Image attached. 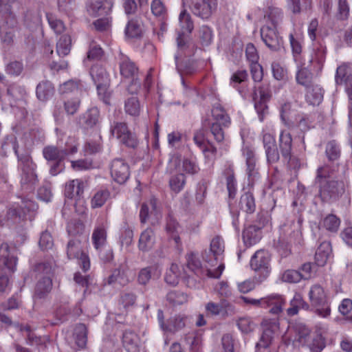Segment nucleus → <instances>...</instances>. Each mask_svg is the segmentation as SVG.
Instances as JSON below:
<instances>
[{"label": "nucleus", "mask_w": 352, "mask_h": 352, "mask_svg": "<svg viewBox=\"0 0 352 352\" xmlns=\"http://www.w3.org/2000/svg\"><path fill=\"white\" fill-rule=\"evenodd\" d=\"M212 116L215 120L214 122L222 124L224 126L230 123V118L220 104L214 106Z\"/></svg>", "instance_id": "nucleus-46"}, {"label": "nucleus", "mask_w": 352, "mask_h": 352, "mask_svg": "<svg viewBox=\"0 0 352 352\" xmlns=\"http://www.w3.org/2000/svg\"><path fill=\"white\" fill-rule=\"evenodd\" d=\"M252 98L255 102L254 108L258 115V119L260 122H263L267 109L266 102L270 99L271 94L267 87H255Z\"/></svg>", "instance_id": "nucleus-12"}, {"label": "nucleus", "mask_w": 352, "mask_h": 352, "mask_svg": "<svg viewBox=\"0 0 352 352\" xmlns=\"http://www.w3.org/2000/svg\"><path fill=\"white\" fill-rule=\"evenodd\" d=\"M80 239H72L69 241L67 248V254L69 258H76L79 261V265L84 271H87L90 267V261L88 256L82 252Z\"/></svg>", "instance_id": "nucleus-13"}, {"label": "nucleus", "mask_w": 352, "mask_h": 352, "mask_svg": "<svg viewBox=\"0 0 352 352\" xmlns=\"http://www.w3.org/2000/svg\"><path fill=\"white\" fill-rule=\"evenodd\" d=\"M166 230L169 238L174 242L175 248L179 249L182 245L179 237V233L182 232L180 226L174 219L170 217L166 223Z\"/></svg>", "instance_id": "nucleus-29"}, {"label": "nucleus", "mask_w": 352, "mask_h": 352, "mask_svg": "<svg viewBox=\"0 0 352 352\" xmlns=\"http://www.w3.org/2000/svg\"><path fill=\"white\" fill-rule=\"evenodd\" d=\"M292 146V138L289 131L281 130L279 135V147L283 157L286 160H289L291 157Z\"/></svg>", "instance_id": "nucleus-27"}, {"label": "nucleus", "mask_w": 352, "mask_h": 352, "mask_svg": "<svg viewBox=\"0 0 352 352\" xmlns=\"http://www.w3.org/2000/svg\"><path fill=\"white\" fill-rule=\"evenodd\" d=\"M6 153L12 150L18 157L19 167L21 169V184H34L37 176L35 173L36 164L33 163L28 153H19L16 146V140L14 135L8 136L1 145Z\"/></svg>", "instance_id": "nucleus-2"}, {"label": "nucleus", "mask_w": 352, "mask_h": 352, "mask_svg": "<svg viewBox=\"0 0 352 352\" xmlns=\"http://www.w3.org/2000/svg\"><path fill=\"white\" fill-rule=\"evenodd\" d=\"M90 74L95 85L100 82H109L108 74L104 67L100 65H94L91 67Z\"/></svg>", "instance_id": "nucleus-45"}, {"label": "nucleus", "mask_w": 352, "mask_h": 352, "mask_svg": "<svg viewBox=\"0 0 352 352\" xmlns=\"http://www.w3.org/2000/svg\"><path fill=\"white\" fill-rule=\"evenodd\" d=\"M261 238V230L255 226H250L243 230V240L247 246H252L257 243Z\"/></svg>", "instance_id": "nucleus-32"}, {"label": "nucleus", "mask_w": 352, "mask_h": 352, "mask_svg": "<svg viewBox=\"0 0 352 352\" xmlns=\"http://www.w3.org/2000/svg\"><path fill=\"white\" fill-rule=\"evenodd\" d=\"M120 65V74L125 78L131 79V82L128 86V91L132 94H136L140 88V82L136 78L138 67L135 63L121 51L118 57Z\"/></svg>", "instance_id": "nucleus-5"}, {"label": "nucleus", "mask_w": 352, "mask_h": 352, "mask_svg": "<svg viewBox=\"0 0 352 352\" xmlns=\"http://www.w3.org/2000/svg\"><path fill=\"white\" fill-rule=\"evenodd\" d=\"M92 241L94 248L98 251L105 249L107 243V225L102 223L94 228L92 234Z\"/></svg>", "instance_id": "nucleus-24"}, {"label": "nucleus", "mask_w": 352, "mask_h": 352, "mask_svg": "<svg viewBox=\"0 0 352 352\" xmlns=\"http://www.w3.org/2000/svg\"><path fill=\"white\" fill-rule=\"evenodd\" d=\"M325 60V52L323 49H318L311 56L309 63L311 64V69L320 71L322 69Z\"/></svg>", "instance_id": "nucleus-43"}, {"label": "nucleus", "mask_w": 352, "mask_h": 352, "mask_svg": "<svg viewBox=\"0 0 352 352\" xmlns=\"http://www.w3.org/2000/svg\"><path fill=\"white\" fill-rule=\"evenodd\" d=\"M170 188L173 191L177 193L184 186L185 184V176L183 174H178L173 176L169 182Z\"/></svg>", "instance_id": "nucleus-62"}, {"label": "nucleus", "mask_w": 352, "mask_h": 352, "mask_svg": "<svg viewBox=\"0 0 352 352\" xmlns=\"http://www.w3.org/2000/svg\"><path fill=\"white\" fill-rule=\"evenodd\" d=\"M52 281L50 277H43L40 279L35 287L34 302L38 303L39 300L45 298L51 292Z\"/></svg>", "instance_id": "nucleus-26"}, {"label": "nucleus", "mask_w": 352, "mask_h": 352, "mask_svg": "<svg viewBox=\"0 0 352 352\" xmlns=\"http://www.w3.org/2000/svg\"><path fill=\"white\" fill-rule=\"evenodd\" d=\"M309 298L312 305L316 307V314L318 316L327 318L330 315L331 309L328 298L326 292L320 285H314L311 287Z\"/></svg>", "instance_id": "nucleus-7"}, {"label": "nucleus", "mask_w": 352, "mask_h": 352, "mask_svg": "<svg viewBox=\"0 0 352 352\" xmlns=\"http://www.w3.org/2000/svg\"><path fill=\"white\" fill-rule=\"evenodd\" d=\"M283 19V12L278 8L270 6L265 11L263 17L264 24L276 28Z\"/></svg>", "instance_id": "nucleus-28"}, {"label": "nucleus", "mask_w": 352, "mask_h": 352, "mask_svg": "<svg viewBox=\"0 0 352 352\" xmlns=\"http://www.w3.org/2000/svg\"><path fill=\"white\" fill-rule=\"evenodd\" d=\"M242 155L245 160L247 166V174L249 178L254 179L257 175L256 162L257 157L252 148L248 146H244L242 148Z\"/></svg>", "instance_id": "nucleus-20"}, {"label": "nucleus", "mask_w": 352, "mask_h": 352, "mask_svg": "<svg viewBox=\"0 0 352 352\" xmlns=\"http://www.w3.org/2000/svg\"><path fill=\"white\" fill-rule=\"evenodd\" d=\"M162 274V269L158 265H151L140 270L138 275V281L142 285H146L150 279L158 278Z\"/></svg>", "instance_id": "nucleus-31"}, {"label": "nucleus", "mask_w": 352, "mask_h": 352, "mask_svg": "<svg viewBox=\"0 0 352 352\" xmlns=\"http://www.w3.org/2000/svg\"><path fill=\"white\" fill-rule=\"evenodd\" d=\"M16 265V258L11 254L9 245L2 243L0 246V270L7 268L14 271Z\"/></svg>", "instance_id": "nucleus-22"}, {"label": "nucleus", "mask_w": 352, "mask_h": 352, "mask_svg": "<svg viewBox=\"0 0 352 352\" xmlns=\"http://www.w3.org/2000/svg\"><path fill=\"white\" fill-rule=\"evenodd\" d=\"M182 276L180 267L177 264L173 263L166 271L164 280L166 283L175 286L178 284L179 277Z\"/></svg>", "instance_id": "nucleus-41"}, {"label": "nucleus", "mask_w": 352, "mask_h": 352, "mask_svg": "<svg viewBox=\"0 0 352 352\" xmlns=\"http://www.w3.org/2000/svg\"><path fill=\"white\" fill-rule=\"evenodd\" d=\"M83 192V183L80 179H73L65 185V195L67 198L77 199L79 204L84 201L80 197Z\"/></svg>", "instance_id": "nucleus-25"}, {"label": "nucleus", "mask_w": 352, "mask_h": 352, "mask_svg": "<svg viewBox=\"0 0 352 352\" xmlns=\"http://www.w3.org/2000/svg\"><path fill=\"white\" fill-rule=\"evenodd\" d=\"M227 305L225 301L219 303L209 302L206 305V311L208 315L217 316L223 312Z\"/></svg>", "instance_id": "nucleus-55"}, {"label": "nucleus", "mask_w": 352, "mask_h": 352, "mask_svg": "<svg viewBox=\"0 0 352 352\" xmlns=\"http://www.w3.org/2000/svg\"><path fill=\"white\" fill-rule=\"evenodd\" d=\"M80 85L74 80H69L61 85L59 87V92L61 94L74 93L76 96L81 94Z\"/></svg>", "instance_id": "nucleus-51"}, {"label": "nucleus", "mask_w": 352, "mask_h": 352, "mask_svg": "<svg viewBox=\"0 0 352 352\" xmlns=\"http://www.w3.org/2000/svg\"><path fill=\"white\" fill-rule=\"evenodd\" d=\"M136 300L135 296L132 293H124L120 296L119 300L120 309H123L124 311H127L128 309L135 304Z\"/></svg>", "instance_id": "nucleus-56"}, {"label": "nucleus", "mask_w": 352, "mask_h": 352, "mask_svg": "<svg viewBox=\"0 0 352 352\" xmlns=\"http://www.w3.org/2000/svg\"><path fill=\"white\" fill-rule=\"evenodd\" d=\"M18 29L16 16L12 13L5 16V21L0 26V36L2 42L8 45L12 43Z\"/></svg>", "instance_id": "nucleus-11"}, {"label": "nucleus", "mask_w": 352, "mask_h": 352, "mask_svg": "<svg viewBox=\"0 0 352 352\" xmlns=\"http://www.w3.org/2000/svg\"><path fill=\"white\" fill-rule=\"evenodd\" d=\"M286 304V299L278 294H272L263 297V307L269 309L270 313L278 315L280 314Z\"/></svg>", "instance_id": "nucleus-18"}, {"label": "nucleus", "mask_w": 352, "mask_h": 352, "mask_svg": "<svg viewBox=\"0 0 352 352\" xmlns=\"http://www.w3.org/2000/svg\"><path fill=\"white\" fill-rule=\"evenodd\" d=\"M302 279V274L300 272L294 270H287L282 275V280L284 282L294 283Z\"/></svg>", "instance_id": "nucleus-64"}, {"label": "nucleus", "mask_w": 352, "mask_h": 352, "mask_svg": "<svg viewBox=\"0 0 352 352\" xmlns=\"http://www.w3.org/2000/svg\"><path fill=\"white\" fill-rule=\"evenodd\" d=\"M263 332L259 342L256 344V346L258 348L265 349L268 347L274 340L275 334L278 330V325L276 322H273L270 324L263 322Z\"/></svg>", "instance_id": "nucleus-21"}, {"label": "nucleus", "mask_w": 352, "mask_h": 352, "mask_svg": "<svg viewBox=\"0 0 352 352\" xmlns=\"http://www.w3.org/2000/svg\"><path fill=\"white\" fill-rule=\"evenodd\" d=\"M326 154L329 160L334 161L338 159L340 155L339 145L335 141L329 142L326 146Z\"/></svg>", "instance_id": "nucleus-57"}, {"label": "nucleus", "mask_w": 352, "mask_h": 352, "mask_svg": "<svg viewBox=\"0 0 352 352\" xmlns=\"http://www.w3.org/2000/svg\"><path fill=\"white\" fill-rule=\"evenodd\" d=\"M179 29H177V52L175 55L177 67H179V60L183 56H190L194 50V45L188 38L194 28L193 22L186 10L182 11L179 15Z\"/></svg>", "instance_id": "nucleus-1"}, {"label": "nucleus", "mask_w": 352, "mask_h": 352, "mask_svg": "<svg viewBox=\"0 0 352 352\" xmlns=\"http://www.w3.org/2000/svg\"><path fill=\"white\" fill-rule=\"evenodd\" d=\"M309 331L305 326L299 327L298 342L301 344H307L311 352H320L325 346L322 336L316 335L312 338L311 342H308Z\"/></svg>", "instance_id": "nucleus-15"}, {"label": "nucleus", "mask_w": 352, "mask_h": 352, "mask_svg": "<svg viewBox=\"0 0 352 352\" xmlns=\"http://www.w3.org/2000/svg\"><path fill=\"white\" fill-rule=\"evenodd\" d=\"M316 184L320 188L321 198L325 201L336 199L342 190V185L332 179L330 169L327 166L317 169Z\"/></svg>", "instance_id": "nucleus-4"}, {"label": "nucleus", "mask_w": 352, "mask_h": 352, "mask_svg": "<svg viewBox=\"0 0 352 352\" xmlns=\"http://www.w3.org/2000/svg\"><path fill=\"white\" fill-rule=\"evenodd\" d=\"M331 247L328 241H323L317 248L315 254V263L318 266H324L330 258Z\"/></svg>", "instance_id": "nucleus-30"}, {"label": "nucleus", "mask_w": 352, "mask_h": 352, "mask_svg": "<svg viewBox=\"0 0 352 352\" xmlns=\"http://www.w3.org/2000/svg\"><path fill=\"white\" fill-rule=\"evenodd\" d=\"M263 142L264 147L276 144L275 133L272 126H266L263 130Z\"/></svg>", "instance_id": "nucleus-59"}, {"label": "nucleus", "mask_w": 352, "mask_h": 352, "mask_svg": "<svg viewBox=\"0 0 352 352\" xmlns=\"http://www.w3.org/2000/svg\"><path fill=\"white\" fill-rule=\"evenodd\" d=\"M140 217L142 223H145L148 219H151L153 223L161 217L160 208L157 206V200L155 198H152L142 204L140 212Z\"/></svg>", "instance_id": "nucleus-17"}, {"label": "nucleus", "mask_w": 352, "mask_h": 352, "mask_svg": "<svg viewBox=\"0 0 352 352\" xmlns=\"http://www.w3.org/2000/svg\"><path fill=\"white\" fill-rule=\"evenodd\" d=\"M47 19L50 28L55 33L60 34L65 30V25L63 21L58 19L54 14H47Z\"/></svg>", "instance_id": "nucleus-63"}, {"label": "nucleus", "mask_w": 352, "mask_h": 352, "mask_svg": "<svg viewBox=\"0 0 352 352\" xmlns=\"http://www.w3.org/2000/svg\"><path fill=\"white\" fill-rule=\"evenodd\" d=\"M187 267L197 274L202 272L201 261L197 255L195 254H190L188 256Z\"/></svg>", "instance_id": "nucleus-61"}, {"label": "nucleus", "mask_w": 352, "mask_h": 352, "mask_svg": "<svg viewBox=\"0 0 352 352\" xmlns=\"http://www.w3.org/2000/svg\"><path fill=\"white\" fill-rule=\"evenodd\" d=\"M72 47V38L69 34L62 35L56 43V52L59 56L69 54Z\"/></svg>", "instance_id": "nucleus-39"}, {"label": "nucleus", "mask_w": 352, "mask_h": 352, "mask_svg": "<svg viewBox=\"0 0 352 352\" xmlns=\"http://www.w3.org/2000/svg\"><path fill=\"white\" fill-rule=\"evenodd\" d=\"M272 72L273 77L282 82H286L288 80L287 70L278 63L272 64Z\"/></svg>", "instance_id": "nucleus-52"}, {"label": "nucleus", "mask_w": 352, "mask_h": 352, "mask_svg": "<svg viewBox=\"0 0 352 352\" xmlns=\"http://www.w3.org/2000/svg\"><path fill=\"white\" fill-rule=\"evenodd\" d=\"M298 70L296 72V79L298 84L305 87H309L311 83L312 76L309 69L302 67L297 63Z\"/></svg>", "instance_id": "nucleus-44"}, {"label": "nucleus", "mask_w": 352, "mask_h": 352, "mask_svg": "<svg viewBox=\"0 0 352 352\" xmlns=\"http://www.w3.org/2000/svg\"><path fill=\"white\" fill-rule=\"evenodd\" d=\"M122 345L127 352H140V339L135 332L126 331L122 336Z\"/></svg>", "instance_id": "nucleus-23"}, {"label": "nucleus", "mask_w": 352, "mask_h": 352, "mask_svg": "<svg viewBox=\"0 0 352 352\" xmlns=\"http://www.w3.org/2000/svg\"><path fill=\"white\" fill-rule=\"evenodd\" d=\"M142 109V105L136 96H131L125 100L124 111L126 114L133 117H138L140 116Z\"/></svg>", "instance_id": "nucleus-33"}, {"label": "nucleus", "mask_w": 352, "mask_h": 352, "mask_svg": "<svg viewBox=\"0 0 352 352\" xmlns=\"http://www.w3.org/2000/svg\"><path fill=\"white\" fill-rule=\"evenodd\" d=\"M113 6L112 0H88L87 10L92 16H98L111 12Z\"/></svg>", "instance_id": "nucleus-19"}, {"label": "nucleus", "mask_w": 352, "mask_h": 352, "mask_svg": "<svg viewBox=\"0 0 352 352\" xmlns=\"http://www.w3.org/2000/svg\"><path fill=\"white\" fill-rule=\"evenodd\" d=\"M54 94V88L50 81H43L37 85L36 96L39 100H47L53 96Z\"/></svg>", "instance_id": "nucleus-34"}, {"label": "nucleus", "mask_w": 352, "mask_h": 352, "mask_svg": "<svg viewBox=\"0 0 352 352\" xmlns=\"http://www.w3.org/2000/svg\"><path fill=\"white\" fill-rule=\"evenodd\" d=\"M307 100L313 105L319 104L323 99V90L318 86L309 88L306 94Z\"/></svg>", "instance_id": "nucleus-42"}, {"label": "nucleus", "mask_w": 352, "mask_h": 352, "mask_svg": "<svg viewBox=\"0 0 352 352\" xmlns=\"http://www.w3.org/2000/svg\"><path fill=\"white\" fill-rule=\"evenodd\" d=\"M142 28L140 22L137 19L129 20L125 28V34L128 37L136 38L140 36Z\"/></svg>", "instance_id": "nucleus-49"}, {"label": "nucleus", "mask_w": 352, "mask_h": 352, "mask_svg": "<svg viewBox=\"0 0 352 352\" xmlns=\"http://www.w3.org/2000/svg\"><path fill=\"white\" fill-rule=\"evenodd\" d=\"M307 306L303 301L302 297L300 294H295L290 301V307L287 309L288 316H294L298 314L300 308H304Z\"/></svg>", "instance_id": "nucleus-47"}, {"label": "nucleus", "mask_w": 352, "mask_h": 352, "mask_svg": "<svg viewBox=\"0 0 352 352\" xmlns=\"http://www.w3.org/2000/svg\"><path fill=\"white\" fill-rule=\"evenodd\" d=\"M20 331L23 333V335L27 336L28 344L30 345H40L45 344L47 339L46 338H42L41 336H36L34 333L31 327L28 324L25 326L19 327Z\"/></svg>", "instance_id": "nucleus-35"}, {"label": "nucleus", "mask_w": 352, "mask_h": 352, "mask_svg": "<svg viewBox=\"0 0 352 352\" xmlns=\"http://www.w3.org/2000/svg\"><path fill=\"white\" fill-rule=\"evenodd\" d=\"M99 119V110L96 108L89 109L84 115L83 120L87 126H93L96 124Z\"/></svg>", "instance_id": "nucleus-54"}, {"label": "nucleus", "mask_w": 352, "mask_h": 352, "mask_svg": "<svg viewBox=\"0 0 352 352\" xmlns=\"http://www.w3.org/2000/svg\"><path fill=\"white\" fill-rule=\"evenodd\" d=\"M73 336L75 343L79 349H83L86 346L87 341V329L85 324H77L74 328Z\"/></svg>", "instance_id": "nucleus-36"}, {"label": "nucleus", "mask_w": 352, "mask_h": 352, "mask_svg": "<svg viewBox=\"0 0 352 352\" xmlns=\"http://www.w3.org/2000/svg\"><path fill=\"white\" fill-rule=\"evenodd\" d=\"M340 224V219L334 214H329L324 217L320 225L330 232H336Z\"/></svg>", "instance_id": "nucleus-48"}, {"label": "nucleus", "mask_w": 352, "mask_h": 352, "mask_svg": "<svg viewBox=\"0 0 352 352\" xmlns=\"http://www.w3.org/2000/svg\"><path fill=\"white\" fill-rule=\"evenodd\" d=\"M113 179L118 184H124L130 176L129 166L122 159L114 160L110 168Z\"/></svg>", "instance_id": "nucleus-16"}, {"label": "nucleus", "mask_w": 352, "mask_h": 352, "mask_svg": "<svg viewBox=\"0 0 352 352\" xmlns=\"http://www.w3.org/2000/svg\"><path fill=\"white\" fill-rule=\"evenodd\" d=\"M80 104V100L78 97H74L67 99L64 102V108L68 115H74L77 112Z\"/></svg>", "instance_id": "nucleus-58"}, {"label": "nucleus", "mask_w": 352, "mask_h": 352, "mask_svg": "<svg viewBox=\"0 0 352 352\" xmlns=\"http://www.w3.org/2000/svg\"><path fill=\"white\" fill-rule=\"evenodd\" d=\"M155 243V236L153 231L150 229H146L140 235L139 239V248L142 251H147L153 248Z\"/></svg>", "instance_id": "nucleus-37"}, {"label": "nucleus", "mask_w": 352, "mask_h": 352, "mask_svg": "<svg viewBox=\"0 0 352 352\" xmlns=\"http://www.w3.org/2000/svg\"><path fill=\"white\" fill-rule=\"evenodd\" d=\"M129 281V270L125 266L114 270L108 280L109 284L118 282L120 285H125Z\"/></svg>", "instance_id": "nucleus-38"}, {"label": "nucleus", "mask_w": 352, "mask_h": 352, "mask_svg": "<svg viewBox=\"0 0 352 352\" xmlns=\"http://www.w3.org/2000/svg\"><path fill=\"white\" fill-rule=\"evenodd\" d=\"M261 36L265 44L273 51L280 49L283 41L276 32V28L263 24L261 28Z\"/></svg>", "instance_id": "nucleus-14"}, {"label": "nucleus", "mask_w": 352, "mask_h": 352, "mask_svg": "<svg viewBox=\"0 0 352 352\" xmlns=\"http://www.w3.org/2000/svg\"><path fill=\"white\" fill-rule=\"evenodd\" d=\"M43 157L47 161L62 162L64 160L61 148L48 146L43 148Z\"/></svg>", "instance_id": "nucleus-40"}, {"label": "nucleus", "mask_w": 352, "mask_h": 352, "mask_svg": "<svg viewBox=\"0 0 352 352\" xmlns=\"http://www.w3.org/2000/svg\"><path fill=\"white\" fill-rule=\"evenodd\" d=\"M188 3L192 12L202 19H209L217 8V0H188Z\"/></svg>", "instance_id": "nucleus-8"}, {"label": "nucleus", "mask_w": 352, "mask_h": 352, "mask_svg": "<svg viewBox=\"0 0 352 352\" xmlns=\"http://www.w3.org/2000/svg\"><path fill=\"white\" fill-rule=\"evenodd\" d=\"M225 243L223 239L217 236L210 243V253L206 258V275L209 278H219L225 269L223 263Z\"/></svg>", "instance_id": "nucleus-3"}, {"label": "nucleus", "mask_w": 352, "mask_h": 352, "mask_svg": "<svg viewBox=\"0 0 352 352\" xmlns=\"http://www.w3.org/2000/svg\"><path fill=\"white\" fill-rule=\"evenodd\" d=\"M336 83L344 87L349 100L352 101V66L348 63H343L336 69L335 76Z\"/></svg>", "instance_id": "nucleus-10"}, {"label": "nucleus", "mask_w": 352, "mask_h": 352, "mask_svg": "<svg viewBox=\"0 0 352 352\" xmlns=\"http://www.w3.org/2000/svg\"><path fill=\"white\" fill-rule=\"evenodd\" d=\"M271 256L265 250H257L251 257L250 267L251 270L259 274L260 281L266 279L271 272Z\"/></svg>", "instance_id": "nucleus-6"}, {"label": "nucleus", "mask_w": 352, "mask_h": 352, "mask_svg": "<svg viewBox=\"0 0 352 352\" xmlns=\"http://www.w3.org/2000/svg\"><path fill=\"white\" fill-rule=\"evenodd\" d=\"M240 208L246 212L251 213L255 209L254 199L250 192H245L240 199Z\"/></svg>", "instance_id": "nucleus-50"}, {"label": "nucleus", "mask_w": 352, "mask_h": 352, "mask_svg": "<svg viewBox=\"0 0 352 352\" xmlns=\"http://www.w3.org/2000/svg\"><path fill=\"white\" fill-rule=\"evenodd\" d=\"M111 133L121 143L134 148L138 144L136 137L131 133L124 122H113L111 126Z\"/></svg>", "instance_id": "nucleus-9"}, {"label": "nucleus", "mask_w": 352, "mask_h": 352, "mask_svg": "<svg viewBox=\"0 0 352 352\" xmlns=\"http://www.w3.org/2000/svg\"><path fill=\"white\" fill-rule=\"evenodd\" d=\"M237 327L242 333L248 334L254 330L256 324L250 318L243 317L239 319Z\"/></svg>", "instance_id": "nucleus-53"}, {"label": "nucleus", "mask_w": 352, "mask_h": 352, "mask_svg": "<svg viewBox=\"0 0 352 352\" xmlns=\"http://www.w3.org/2000/svg\"><path fill=\"white\" fill-rule=\"evenodd\" d=\"M109 197V192L106 190L98 191L91 200L93 208L101 207Z\"/></svg>", "instance_id": "nucleus-60"}]
</instances>
